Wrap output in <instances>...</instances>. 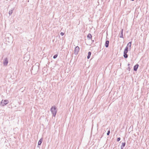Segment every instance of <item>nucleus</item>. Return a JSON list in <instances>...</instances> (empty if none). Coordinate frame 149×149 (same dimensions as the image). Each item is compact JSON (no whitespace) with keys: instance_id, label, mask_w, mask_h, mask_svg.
I'll list each match as a JSON object with an SVG mask.
<instances>
[{"instance_id":"8","label":"nucleus","mask_w":149,"mask_h":149,"mask_svg":"<svg viewBox=\"0 0 149 149\" xmlns=\"http://www.w3.org/2000/svg\"><path fill=\"white\" fill-rule=\"evenodd\" d=\"M125 143H122V145L121 146V149H123V148L125 147Z\"/></svg>"},{"instance_id":"23","label":"nucleus","mask_w":149,"mask_h":149,"mask_svg":"<svg viewBox=\"0 0 149 149\" xmlns=\"http://www.w3.org/2000/svg\"><path fill=\"white\" fill-rule=\"evenodd\" d=\"M93 41H94L93 40V41H92V42H93Z\"/></svg>"},{"instance_id":"16","label":"nucleus","mask_w":149,"mask_h":149,"mask_svg":"<svg viewBox=\"0 0 149 149\" xmlns=\"http://www.w3.org/2000/svg\"><path fill=\"white\" fill-rule=\"evenodd\" d=\"M123 56L125 58H127L128 57L126 53H124Z\"/></svg>"},{"instance_id":"2","label":"nucleus","mask_w":149,"mask_h":149,"mask_svg":"<svg viewBox=\"0 0 149 149\" xmlns=\"http://www.w3.org/2000/svg\"><path fill=\"white\" fill-rule=\"evenodd\" d=\"M38 63H36L35 65L33 66L32 68V71H35L36 72H38L39 69V66L38 65Z\"/></svg>"},{"instance_id":"14","label":"nucleus","mask_w":149,"mask_h":149,"mask_svg":"<svg viewBox=\"0 0 149 149\" xmlns=\"http://www.w3.org/2000/svg\"><path fill=\"white\" fill-rule=\"evenodd\" d=\"M131 46V42H130L127 44V47L129 46L130 47V49Z\"/></svg>"},{"instance_id":"22","label":"nucleus","mask_w":149,"mask_h":149,"mask_svg":"<svg viewBox=\"0 0 149 149\" xmlns=\"http://www.w3.org/2000/svg\"><path fill=\"white\" fill-rule=\"evenodd\" d=\"M128 66H129V65H130V64H128Z\"/></svg>"},{"instance_id":"13","label":"nucleus","mask_w":149,"mask_h":149,"mask_svg":"<svg viewBox=\"0 0 149 149\" xmlns=\"http://www.w3.org/2000/svg\"><path fill=\"white\" fill-rule=\"evenodd\" d=\"M91 55V52H88V56L87 57L88 59H89V58H90Z\"/></svg>"},{"instance_id":"19","label":"nucleus","mask_w":149,"mask_h":149,"mask_svg":"<svg viewBox=\"0 0 149 149\" xmlns=\"http://www.w3.org/2000/svg\"><path fill=\"white\" fill-rule=\"evenodd\" d=\"M120 137H119L117 138V141L118 142L120 141Z\"/></svg>"},{"instance_id":"3","label":"nucleus","mask_w":149,"mask_h":149,"mask_svg":"<svg viewBox=\"0 0 149 149\" xmlns=\"http://www.w3.org/2000/svg\"><path fill=\"white\" fill-rule=\"evenodd\" d=\"M8 102L9 101L8 100H2L1 102V105L2 106H3L7 104Z\"/></svg>"},{"instance_id":"12","label":"nucleus","mask_w":149,"mask_h":149,"mask_svg":"<svg viewBox=\"0 0 149 149\" xmlns=\"http://www.w3.org/2000/svg\"><path fill=\"white\" fill-rule=\"evenodd\" d=\"M14 10V8H13L12 10H9V15H11L13 13V11Z\"/></svg>"},{"instance_id":"11","label":"nucleus","mask_w":149,"mask_h":149,"mask_svg":"<svg viewBox=\"0 0 149 149\" xmlns=\"http://www.w3.org/2000/svg\"><path fill=\"white\" fill-rule=\"evenodd\" d=\"M42 141V139H41L38 142V145H40L41 144Z\"/></svg>"},{"instance_id":"10","label":"nucleus","mask_w":149,"mask_h":149,"mask_svg":"<svg viewBox=\"0 0 149 149\" xmlns=\"http://www.w3.org/2000/svg\"><path fill=\"white\" fill-rule=\"evenodd\" d=\"M128 47L127 46L125 47V50H124V53H127L128 52Z\"/></svg>"},{"instance_id":"21","label":"nucleus","mask_w":149,"mask_h":149,"mask_svg":"<svg viewBox=\"0 0 149 149\" xmlns=\"http://www.w3.org/2000/svg\"><path fill=\"white\" fill-rule=\"evenodd\" d=\"M130 68H128V70H130Z\"/></svg>"},{"instance_id":"18","label":"nucleus","mask_w":149,"mask_h":149,"mask_svg":"<svg viewBox=\"0 0 149 149\" xmlns=\"http://www.w3.org/2000/svg\"><path fill=\"white\" fill-rule=\"evenodd\" d=\"M110 131L109 130L108 131V132L107 133V135H109L110 134Z\"/></svg>"},{"instance_id":"1","label":"nucleus","mask_w":149,"mask_h":149,"mask_svg":"<svg viewBox=\"0 0 149 149\" xmlns=\"http://www.w3.org/2000/svg\"><path fill=\"white\" fill-rule=\"evenodd\" d=\"M56 108L55 107H52L50 109V111L53 114V116L55 117L56 113Z\"/></svg>"},{"instance_id":"4","label":"nucleus","mask_w":149,"mask_h":149,"mask_svg":"<svg viewBox=\"0 0 149 149\" xmlns=\"http://www.w3.org/2000/svg\"><path fill=\"white\" fill-rule=\"evenodd\" d=\"M79 51V47L78 46H77L75 48L74 50V53L75 54L77 55L78 54V53Z\"/></svg>"},{"instance_id":"15","label":"nucleus","mask_w":149,"mask_h":149,"mask_svg":"<svg viewBox=\"0 0 149 149\" xmlns=\"http://www.w3.org/2000/svg\"><path fill=\"white\" fill-rule=\"evenodd\" d=\"M87 37L88 38L91 39L92 38V36L91 34H88L87 36Z\"/></svg>"},{"instance_id":"6","label":"nucleus","mask_w":149,"mask_h":149,"mask_svg":"<svg viewBox=\"0 0 149 149\" xmlns=\"http://www.w3.org/2000/svg\"><path fill=\"white\" fill-rule=\"evenodd\" d=\"M138 66H139V65L138 64H136V65H135L134 66V70L135 71H136L138 68Z\"/></svg>"},{"instance_id":"9","label":"nucleus","mask_w":149,"mask_h":149,"mask_svg":"<svg viewBox=\"0 0 149 149\" xmlns=\"http://www.w3.org/2000/svg\"><path fill=\"white\" fill-rule=\"evenodd\" d=\"M123 29H121V31L120 32V37L121 38H123Z\"/></svg>"},{"instance_id":"17","label":"nucleus","mask_w":149,"mask_h":149,"mask_svg":"<svg viewBox=\"0 0 149 149\" xmlns=\"http://www.w3.org/2000/svg\"><path fill=\"white\" fill-rule=\"evenodd\" d=\"M57 56H58V55H57V54L55 55H54V56H53V58H54V59H55V58H56V57H57Z\"/></svg>"},{"instance_id":"7","label":"nucleus","mask_w":149,"mask_h":149,"mask_svg":"<svg viewBox=\"0 0 149 149\" xmlns=\"http://www.w3.org/2000/svg\"><path fill=\"white\" fill-rule=\"evenodd\" d=\"M109 41L108 40L106 41L105 45L106 47H108L109 46Z\"/></svg>"},{"instance_id":"20","label":"nucleus","mask_w":149,"mask_h":149,"mask_svg":"<svg viewBox=\"0 0 149 149\" xmlns=\"http://www.w3.org/2000/svg\"><path fill=\"white\" fill-rule=\"evenodd\" d=\"M60 34L62 36H63L64 35V33L63 32H61V33H60Z\"/></svg>"},{"instance_id":"5","label":"nucleus","mask_w":149,"mask_h":149,"mask_svg":"<svg viewBox=\"0 0 149 149\" xmlns=\"http://www.w3.org/2000/svg\"><path fill=\"white\" fill-rule=\"evenodd\" d=\"M8 63V60L7 58H5L3 64L4 65H7Z\"/></svg>"}]
</instances>
